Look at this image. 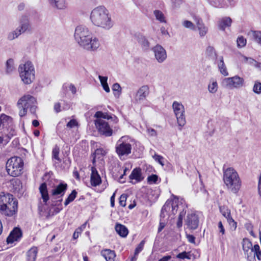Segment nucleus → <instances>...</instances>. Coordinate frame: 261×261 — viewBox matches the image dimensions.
Here are the masks:
<instances>
[{
	"label": "nucleus",
	"instance_id": "21",
	"mask_svg": "<svg viewBox=\"0 0 261 261\" xmlns=\"http://www.w3.org/2000/svg\"><path fill=\"white\" fill-rule=\"evenodd\" d=\"M196 28L199 31L200 37H204L207 34L208 28L204 25L202 19L199 18L195 19Z\"/></svg>",
	"mask_w": 261,
	"mask_h": 261
},
{
	"label": "nucleus",
	"instance_id": "10",
	"mask_svg": "<svg viewBox=\"0 0 261 261\" xmlns=\"http://www.w3.org/2000/svg\"><path fill=\"white\" fill-rule=\"evenodd\" d=\"M172 108L176 116L178 125L180 127H182L186 123L184 106L181 102L175 101L173 102Z\"/></svg>",
	"mask_w": 261,
	"mask_h": 261
},
{
	"label": "nucleus",
	"instance_id": "31",
	"mask_svg": "<svg viewBox=\"0 0 261 261\" xmlns=\"http://www.w3.org/2000/svg\"><path fill=\"white\" fill-rule=\"evenodd\" d=\"M248 35L252 37L255 42L261 46V31H250L248 33Z\"/></svg>",
	"mask_w": 261,
	"mask_h": 261
},
{
	"label": "nucleus",
	"instance_id": "2",
	"mask_svg": "<svg viewBox=\"0 0 261 261\" xmlns=\"http://www.w3.org/2000/svg\"><path fill=\"white\" fill-rule=\"evenodd\" d=\"M173 200H167L164 206H163L161 217L165 218L166 215L171 216L175 215L178 211L180 212L178 216V221L177 222V226L178 227H180L182 226V221L186 213V208L187 206L184 204L185 201L183 199L179 198L174 195H172Z\"/></svg>",
	"mask_w": 261,
	"mask_h": 261
},
{
	"label": "nucleus",
	"instance_id": "5",
	"mask_svg": "<svg viewBox=\"0 0 261 261\" xmlns=\"http://www.w3.org/2000/svg\"><path fill=\"white\" fill-rule=\"evenodd\" d=\"M223 181L228 191L237 194L240 191L242 181L238 173L233 168L229 167L223 169Z\"/></svg>",
	"mask_w": 261,
	"mask_h": 261
},
{
	"label": "nucleus",
	"instance_id": "46",
	"mask_svg": "<svg viewBox=\"0 0 261 261\" xmlns=\"http://www.w3.org/2000/svg\"><path fill=\"white\" fill-rule=\"evenodd\" d=\"M145 241L142 240L139 244L138 245V246L136 247L135 251V255H138V254L143 250L144 248V246L145 244Z\"/></svg>",
	"mask_w": 261,
	"mask_h": 261
},
{
	"label": "nucleus",
	"instance_id": "22",
	"mask_svg": "<svg viewBox=\"0 0 261 261\" xmlns=\"http://www.w3.org/2000/svg\"><path fill=\"white\" fill-rule=\"evenodd\" d=\"M91 175V184L93 186L96 187L99 185L101 182V178L98 174L96 168L92 167Z\"/></svg>",
	"mask_w": 261,
	"mask_h": 261
},
{
	"label": "nucleus",
	"instance_id": "44",
	"mask_svg": "<svg viewBox=\"0 0 261 261\" xmlns=\"http://www.w3.org/2000/svg\"><path fill=\"white\" fill-rule=\"evenodd\" d=\"M253 91L257 94H261V83L258 81H255L253 87Z\"/></svg>",
	"mask_w": 261,
	"mask_h": 261
},
{
	"label": "nucleus",
	"instance_id": "51",
	"mask_svg": "<svg viewBox=\"0 0 261 261\" xmlns=\"http://www.w3.org/2000/svg\"><path fill=\"white\" fill-rule=\"evenodd\" d=\"M176 257L179 259H184L185 258L190 259V257L189 255V253L186 251H184L181 253H179L176 255Z\"/></svg>",
	"mask_w": 261,
	"mask_h": 261
},
{
	"label": "nucleus",
	"instance_id": "61",
	"mask_svg": "<svg viewBox=\"0 0 261 261\" xmlns=\"http://www.w3.org/2000/svg\"><path fill=\"white\" fill-rule=\"evenodd\" d=\"M69 89L71 91V92H72V94H74L76 93V89L73 85L70 84L69 86Z\"/></svg>",
	"mask_w": 261,
	"mask_h": 261
},
{
	"label": "nucleus",
	"instance_id": "59",
	"mask_svg": "<svg viewBox=\"0 0 261 261\" xmlns=\"http://www.w3.org/2000/svg\"><path fill=\"white\" fill-rule=\"evenodd\" d=\"M54 110L57 113L61 112V105L60 103L57 102L54 105Z\"/></svg>",
	"mask_w": 261,
	"mask_h": 261
},
{
	"label": "nucleus",
	"instance_id": "11",
	"mask_svg": "<svg viewBox=\"0 0 261 261\" xmlns=\"http://www.w3.org/2000/svg\"><path fill=\"white\" fill-rule=\"evenodd\" d=\"M17 210L18 202L12 196L11 201L6 203L5 205L0 210V212L5 216L12 217L16 215Z\"/></svg>",
	"mask_w": 261,
	"mask_h": 261
},
{
	"label": "nucleus",
	"instance_id": "19",
	"mask_svg": "<svg viewBox=\"0 0 261 261\" xmlns=\"http://www.w3.org/2000/svg\"><path fill=\"white\" fill-rule=\"evenodd\" d=\"M22 236V232L20 229L15 228L12 231L7 239L8 244L13 243L14 241H17Z\"/></svg>",
	"mask_w": 261,
	"mask_h": 261
},
{
	"label": "nucleus",
	"instance_id": "30",
	"mask_svg": "<svg viewBox=\"0 0 261 261\" xmlns=\"http://www.w3.org/2000/svg\"><path fill=\"white\" fill-rule=\"evenodd\" d=\"M115 228L117 233L122 237H126L128 233L127 228L123 225L117 224Z\"/></svg>",
	"mask_w": 261,
	"mask_h": 261
},
{
	"label": "nucleus",
	"instance_id": "35",
	"mask_svg": "<svg viewBox=\"0 0 261 261\" xmlns=\"http://www.w3.org/2000/svg\"><path fill=\"white\" fill-rule=\"evenodd\" d=\"M15 69L14 61L12 59H9L6 63V72L7 73H12Z\"/></svg>",
	"mask_w": 261,
	"mask_h": 261
},
{
	"label": "nucleus",
	"instance_id": "55",
	"mask_svg": "<svg viewBox=\"0 0 261 261\" xmlns=\"http://www.w3.org/2000/svg\"><path fill=\"white\" fill-rule=\"evenodd\" d=\"M147 132L148 135L151 137H155L157 135L156 130L151 128H148L147 129Z\"/></svg>",
	"mask_w": 261,
	"mask_h": 261
},
{
	"label": "nucleus",
	"instance_id": "8",
	"mask_svg": "<svg viewBox=\"0 0 261 261\" xmlns=\"http://www.w3.org/2000/svg\"><path fill=\"white\" fill-rule=\"evenodd\" d=\"M23 161L18 156H13L9 159L6 163V170L11 176L16 177L22 173Z\"/></svg>",
	"mask_w": 261,
	"mask_h": 261
},
{
	"label": "nucleus",
	"instance_id": "1",
	"mask_svg": "<svg viewBox=\"0 0 261 261\" xmlns=\"http://www.w3.org/2000/svg\"><path fill=\"white\" fill-rule=\"evenodd\" d=\"M74 36L77 43L87 50H96L99 47V40L93 35L86 26H77L75 29Z\"/></svg>",
	"mask_w": 261,
	"mask_h": 261
},
{
	"label": "nucleus",
	"instance_id": "47",
	"mask_svg": "<svg viewBox=\"0 0 261 261\" xmlns=\"http://www.w3.org/2000/svg\"><path fill=\"white\" fill-rule=\"evenodd\" d=\"M59 148L57 146H56L53 150L52 151V155L53 158L60 162V159L59 157Z\"/></svg>",
	"mask_w": 261,
	"mask_h": 261
},
{
	"label": "nucleus",
	"instance_id": "7",
	"mask_svg": "<svg viewBox=\"0 0 261 261\" xmlns=\"http://www.w3.org/2000/svg\"><path fill=\"white\" fill-rule=\"evenodd\" d=\"M37 101L33 96L27 94L21 97L17 102V106L19 109V115L20 117L24 116L27 110L30 109L32 114H35L37 108Z\"/></svg>",
	"mask_w": 261,
	"mask_h": 261
},
{
	"label": "nucleus",
	"instance_id": "38",
	"mask_svg": "<svg viewBox=\"0 0 261 261\" xmlns=\"http://www.w3.org/2000/svg\"><path fill=\"white\" fill-rule=\"evenodd\" d=\"M153 14L158 20L161 22H166L164 15L161 11L158 10H154Z\"/></svg>",
	"mask_w": 261,
	"mask_h": 261
},
{
	"label": "nucleus",
	"instance_id": "48",
	"mask_svg": "<svg viewBox=\"0 0 261 261\" xmlns=\"http://www.w3.org/2000/svg\"><path fill=\"white\" fill-rule=\"evenodd\" d=\"M9 119V117L6 115L2 114L0 117V129L3 128L7 120Z\"/></svg>",
	"mask_w": 261,
	"mask_h": 261
},
{
	"label": "nucleus",
	"instance_id": "62",
	"mask_svg": "<svg viewBox=\"0 0 261 261\" xmlns=\"http://www.w3.org/2000/svg\"><path fill=\"white\" fill-rule=\"evenodd\" d=\"M115 194L114 193L113 195L111 197L110 201H111V205L112 207H114L115 205Z\"/></svg>",
	"mask_w": 261,
	"mask_h": 261
},
{
	"label": "nucleus",
	"instance_id": "3",
	"mask_svg": "<svg viewBox=\"0 0 261 261\" xmlns=\"http://www.w3.org/2000/svg\"><path fill=\"white\" fill-rule=\"evenodd\" d=\"M90 19L94 25L106 31L112 29L114 24L109 10L102 6L91 11Z\"/></svg>",
	"mask_w": 261,
	"mask_h": 261
},
{
	"label": "nucleus",
	"instance_id": "64",
	"mask_svg": "<svg viewBox=\"0 0 261 261\" xmlns=\"http://www.w3.org/2000/svg\"><path fill=\"white\" fill-rule=\"evenodd\" d=\"M165 226V225L164 223L160 222V226L158 228V232H161L162 230V229L164 228Z\"/></svg>",
	"mask_w": 261,
	"mask_h": 261
},
{
	"label": "nucleus",
	"instance_id": "12",
	"mask_svg": "<svg viewBox=\"0 0 261 261\" xmlns=\"http://www.w3.org/2000/svg\"><path fill=\"white\" fill-rule=\"evenodd\" d=\"M125 137H121L117 142L116 151L119 156L128 155L131 152L132 145L125 140Z\"/></svg>",
	"mask_w": 261,
	"mask_h": 261
},
{
	"label": "nucleus",
	"instance_id": "63",
	"mask_svg": "<svg viewBox=\"0 0 261 261\" xmlns=\"http://www.w3.org/2000/svg\"><path fill=\"white\" fill-rule=\"evenodd\" d=\"M171 258V256L170 255H167L163 257L161 259H160L159 261H168Z\"/></svg>",
	"mask_w": 261,
	"mask_h": 261
},
{
	"label": "nucleus",
	"instance_id": "16",
	"mask_svg": "<svg viewBox=\"0 0 261 261\" xmlns=\"http://www.w3.org/2000/svg\"><path fill=\"white\" fill-rule=\"evenodd\" d=\"M186 223L189 229H196L199 225V218L195 213L189 214L186 220Z\"/></svg>",
	"mask_w": 261,
	"mask_h": 261
},
{
	"label": "nucleus",
	"instance_id": "32",
	"mask_svg": "<svg viewBox=\"0 0 261 261\" xmlns=\"http://www.w3.org/2000/svg\"><path fill=\"white\" fill-rule=\"evenodd\" d=\"M12 195L10 194H5L4 193H0V210L3 207L6 203L11 201Z\"/></svg>",
	"mask_w": 261,
	"mask_h": 261
},
{
	"label": "nucleus",
	"instance_id": "29",
	"mask_svg": "<svg viewBox=\"0 0 261 261\" xmlns=\"http://www.w3.org/2000/svg\"><path fill=\"white\" fill-rule=\"evenodd\" d=\"M38 249L36 247H33L30 249L27 253V261H35Z\"/></svg>",
	"mask_w": 261,
	"mask_h": 261
},
{
	"label": "nucleus",
	"instance_id": "40",
	"mask_svg": "<svg viewBox=\"0 0 261 261\" xmlns=\"http://www.w3.org/2000/svg\"><path fill=\"white\" fill-rule=\"evenodd\" d=\"M77 192L75 190H73L70 194L68 196L67 198L65 200L64 204L67 206L70 202L73 201L76 196Z\"/></svg>",
	"mask_w": 261,
	"mask_h": 261
},
{
	"label": "nucleus",
	"instance_id": "4",
	"mask_svg": "<svg viewBox=\"0 0 261 261\" xmlns=\"http://www.w3.org/2000/svg\"><path fill=\"white\" fill-rule=\"evenodd\" d=\"M94 117L96 118L94 124L99 134L107 137L111 136L113 124L118 122L117 117L101 111L96 112Z\"/></svg>",
	"mask_w": 261,
	"mask_h": 261
},
{
	"label": "nucleus",
	"instance_id": "17",
	"mask_svg": "<svg viewBox=\"0 0 261 261\" xmlns=\"http://www.w3.org/2000/svg\"><path fill=\"white\" fill-rule=\"evenodd\" d=\"M67 189V185L64 182H61L57 185L51 190V195L53 196L60 195L63 196Z\"/></svg>",
	"mask_w": 261,
	"mask_h": 261
},
{
	"label": "nucleus",
	"instance_id": "53",
	"mask_svg": "<svg viewBox=\"0 0 261 261\" xmlns=\"http://www.w3.org/2000/svg\"><path fill=\"white\" fill-rule=\"evenodd\" d=\"M153 159L155 160V161L158 162L162 166H164V158L163 156L160 155L155 154L153 156Z\"/></svg>",
	"mask_w": 261,
	"mask_h": 261
},
{
	"label": "nucleus",
	"instance_id": "28",
	"mask_svg": "<svg viewBox=\"0 0 261 261\" xmlns=\"http://www.w3.org/2000/svg\"><path fill=\"white\" fill-rule=\"evenodd\" d=\"M39 192L44 202L46 203L49 199V196L46 184L42 183L39 187Z\"/></svg>",
	"mask_w": 261,
	"mask_h": 261
},
{
	"label": "nucleus",
	"instance_id": "37",
	"mask_svg": "<svg viewBox=\"0 0 261 261\" xmlns=\"http://www.w3.org/2000/svg\"><path fill=\"white\" fill-rule=\"evenodd\" d=\"M218 84L216 81L213 80L208 86V91L211 93H215L218 90Z\"/></svg>",
	"mask_w": 261,
	"mask_h": 261
},
{
	"label": "nucleus",
	"instance_id": "60",
	"mask_svg": "<svg viewBox=\"0 0 261 261\" xmlns=\"http://www.w3.org/2000/svg\"><path fill=\"white\" fill-rule=\"evenodd\" d=\"M258 193L259 196H261V174L259 175L258 182Z\"/></svg>",
	"mask_w": 261,
	"mask_h": 261
},
{
	"label": "nucleus",
	"instance_id": "23",
	"mask_svg": "<svg viewBox=\"0 0 261 261\" xmlns=\"http://www.w3.org/2000/svg\"><path fill=\"white\" fill-rule=\"evenodd\" d=\"M49 4L54 8L60 10L65 9L67 6L66 0H48Z\"/></svg>",
	"mask_w": 261,
	"mask_h": 261
},
{
	"label": "nucleus",
	"instance_id": "14",
	"mask_svg": "<svg viewBox=\"0 0 261 261\" xmlns=\"http://www.w3.org/2000/svg\"><path fill=\"white\" fill-rule=\"evenodd\" d=\"M155 59L159 63H163L167 58V54L164 48L159 44L156 45L152 48Z\"/></svg>",
	"mask_w": 261,
	"mask_h": 261
},
{
	"label": "nucleus",
	"instance_id": "49",
	"mask_svg": "<svg viewBox=\"0 0 261 261\" xmlns=\"http://www.w3.org/2000/svg\"><path fill=\"white\" fill-rule=\"evenodd\" d=\"M158 176L155 174H152L147 177V181L149 184H155L157 181Z\"/></svg>",
	"mask_w": 261,
	"mask_h": 261
},
{
	"label": "nucleus",
	"instance_id": "34",
	"mask_svg": "<svg viewBox=\"0 0 261 261\" xmlns=\"http://www.w3.org/2000/svg\"><path fill=\"white\" fill-rule=\"evenodd\" d=\"M254 252V257L256 256L257 258L261 260V251L259 246L258 244L254 245L252 250L249 252L250 256L251 255L252 252Z\"/></svg>",
	"mask_w": 261,
	"mask_h": 261
},
{
	"label": "nucleus",
	"instance_id": "13",
	"mask_svg": "<svg viewBox=\"0 0 261 261\" xmlns=\"http://www.w3.org/2000/svg\"><path fill=\"white\" fill-rule=\"evenodd\" d=\"M30 23L27 19L23 18L21 20L20 25L15 31L10 33L8 38L10 40H13L17 38L22 33L29 30Z\"/></svg>",
	"mask_w": 261,
	"mask_h": 261
},
{
	"label": "nucleus",
	"instance_id": "39",
	"mask_svg": "<svg viewBox=\"0 0 261 261\" xmlns=\"http://www.w3.org/2000/svg\"><path fill=\"white\" fill-rule=\"evenodd\" d=\"M219 209L222 215L225 217L226 219L231 217L230 210L227 207L221 206L219 207Z\"/></svg>",
	"mask_w": 261,
	"mask_h": 261
},
{
	"label": "nucleus",
	"instance_id": "9",
	"mask_svg": "<svg viewBox=\"0 0 261 261\" xmlns=\"http://www.w3.org/2000/svg\"><path fill=\"white\" fill-rule=\"evenodd\" d=\"M244 85V79L239 75L225 78L221 82L222 87L230 89H239L242 87Z\"/></svg>",
	"mask_w": 261,
	"mask_h": 261
},
{
	"label": "nucleus",
	"instance_id": "25",
	"mask_svg": "<svg viewBox=\"0 0 261 261\" xmlns=\"http://www.w3.org/2000/svg\"><path fill=\"white\" fill-rule=\"evenodd\" d=\"M231 23L232 20L230 17H224L219 20L218 25L220 30L224 31L226 28L231 26Z\"/></svg>",
	"mask_w": 261,
	"mask_h": 261
},
{
	"label": "nucleus",
	"instance_id": "20",
	"mask_svg": "<svg viewBox=\"0 0 261 261\" xmlns=\"http://www.w3.org/2000/svg\"><path fill=\"white\" fill-rule=\"evenodd\" d=\"M135 37L143 49L146 50L149 48L150 43L143 35L140 33L136 34Z\"/></svg>",
	"mask_w": 261,
	"mask_h": 261
},
{
	"label": "nucleus",
	"instance_id": "57",
	"mask_svg": "<svg viewBox=\"0 0 261 261\" xmlns=\"http://www.w3.org/2000/svg\"><path fill=\"white\" fill-rule=\"evenodd\" d=\"M186 237L188 240V241L191 243H193V244H195V238L194 236L193 235H191V234H186Z\"/></svg>",
	"mask_w": 261,
	"mask_h": 261
},
{
	"label": "nucleus",
	"instance_id": "24",
	"mask_svg": "<svg viewBox=\"0 0 261 261\" xmlns=\"http://www.w3.org/2000/svg\"><path fill=\"white\" fill-rule=\"evenodd\" d=\"M216 63L220 73L224 76H227L228 75V72L224 64L223 57L220 56L218 57Z\"/></svg>",
	"mask_w": 261,
	"mask_h": 261
},
{
	"label": "nucleus",
	"instance_id": "43",
	"mask_svg": "<svg viewBox=\"0 0 261 261\" xmlns=\"http://www.w3.org/2000/svg\"><path fill=\"white\" fill-rule=\"evenodd\" d=\"M87 222L83 224L81 226L78 227L74 231L73 234V238L74 239H77L79 234L81 233V232L86 227Z\"/></svg>",
	"mask_w": 261,
	"mask_h": 261
},
{
	"label": "nucleus",
	"instance_id": "56",
	"mask_svg": "<svg viewBox=\"0 0 261 261\" xmlns=\"http://www.w3.org/2000/svg\"><path fill=\"white\" fill-rule=\"evenodd\" d=\"M78 124L77 122L75 119H72L67 124V126L69 128H72L77 126Z\"/></svg>",
	"mask_w": 261,
	"mask_h": 261
},
{
	"label": "nucleus",
	"instance_id": "18",
	"mask_svg": "<svg viewBox=\"0 0 261 261\" xmlns=\"http://www.w3.org/2000/svg\"><path fill=\"white\" fill-rule=\"evenodd\" d=\"M129 177L132 180V183L134 184L141 181L144 178L142 175L141 170L139 168L134 169Z\"/></svg>",
	"mask_w": 261,
	"mask_h": 261
},
{
	"label": "nucleus",
	"instance_id": "6",
	"mask_svg": "<svg viewBox=\"0 0 261 261\" xmlns=\"http://www.w3.org/2000/svg\"><path fill=\"white\" fill-rule=\"evenodd\" d=\"M22 82L27 85L31 84L35 78V68L31 62L27 61L21 64L18 68Z\"/></svg>",
	"mask_w": 261,
	"mask_h": 261
},
{
	"label": "nucleus",
	"instance_id": "41",
	"mask_svg": "<svg viewBox=\"0 0 261 261\" xmlns=\"http://www.w3.org/2000/svg\"><path fill=\"white\" fill-rule=\"evenodd\" d=\"M106 153V151L102 148L97 149L94 153V157L93 159V163L95 162V159L97 156H98V158H100L101 156H104Z\"/></svg>",
	"mask_w": 261,
	"mask_h": 261
},
{
	"label": "nucleus",
	"instance_id": "26",
	"mask_svg": "<svg viewBox=\"0 0 261 261\" xmlns=\"http://www.w3.org/2000/svg\"><path fill=\"white\" fill-rule=\"evenodd\" d=\"M242 247L245 254L247 255L248 257H249L250 256L249 252L253 248L251 242L248 239H243L242 241Z\"/></svg>",
	"mask_w": 261,
	"mask_h": 261
},
{
	"label": "nucleus",
	"instance_id": "33",
	"mask_svg": "<svg viewBox=\"0 0 261 261\" xmlns=\"http://www.w3.org/2000/svg\"><path fill=\"white\" fill-rule=\"evenodd\" d=\"M98 79H99L100 84H101L103 90L107 93L110 92V88H109V85L107 83L108 77L99 75Z\"/></svg>",
	"mask_w": 261,
	"mask_h": 261
},
{
	"label": "nucleus",
	"instance_id": "50",
	"mask_svg": "<svg viewBox=\"0 0 261 261\" xmlns=\"http://www.w3.org/2000/svg\"><path fill=\"white\" fill-rule=\"evenodd\" d=\"M243 58L244 61L246 63H248L250 64L253 65L254 66H256V64H258V62H257L255 60L251 58H248L245 56H243Z\"/></svg>",
	"mask_w": 261,
	"mask_h": 261
},
{
	"label": "nucleus",
	"instance_id": "54",
	"mask_svg": "<svg viewBox=\"0 0 261 261\" xmlns=\"http://www.w3.org/2000/svg\"><path fill=\"white\" fill-rule=\"evenodd\" d=\"M227 221L230 226L235 230L237 228V222L233 219L231 216L227 219Z\"/></svg>",
	"mask_w": 261,
	"mask_h": 261
},
{
	"label": "nucleus",
	"instance_id": "52",
	"mask_svg": "<svg viewBox=\"0 0 261 261\" xmlns=\"http://www.w3.org/2000/svg\"><path fill=\"white\" fill-rule=\"evenodd\" d=\"M127 198V195L126 194H122L120 196L119 198V204L123 207L126 205V200Z\"/></svg>",
	"mask_w": 261,
	"mask_h": 261
},
{
	"label": "nucleus",
	"instance_id": "58",
	"mask_svg": "<svg viewBox=\"0 0 261 261\" xmlns=\"http://www.w3.org/2000/svg\"><path fill=\"white\" fill-rule=\"evenodd\" d=\"M218 226L220 232L222 233V234H224L225 231L221 221L219 222Z\"/></svg>",
	"mask_w": 261,
	"mask_h": 261
},
{
	"label": "nucleus",
	"instance_id": "45",
	"mask_svg": "<svg viewBox=\"0 0 261 261\" xmlns=\"http://www.w3.org/2000/svg\"><path fill=\"white\" fill-rule=\"evenodd\" d=\"M238 46L243 47L246 44V39L243 36L239 37L237 40Z\"/></svg>",
	"mask_w": 261,
	"mask_h": 261
},
{
	"label": "nucleus",
	"instance_id": "15",
	"mask_svg": "<svg viewBox=\"0 0 261 261\" xmlns=\"http://www.w3.org/2000/svg\"><path fill=\"white\" fill-rule=\"evenodd\" d=\"M149 93V88L147 85H144L141 87L137 91L135 100L138 103H141L145 100Z\"/></svg>",
	"mask_w": 261,
	"mask_h": 261
},
{
	"label": "nucleus",
	"instance_id": "36",
	"mask_svg": "<svg viewBox=\"0 0 261 261\" xmlns=\"http://www.w3.org/2000/svg\"><path fill=\"white\" fill-rule=\"evenodd\" d=\"M121 87L119 84L115 83L112 86V90L115 97L118 98L121 93Z\"/></svg>",
	"mask_w": 261,
	"mask_h": 261
},
{
	"label": "nucleus",
	"instance_id": "42",
	"mask_svg": "<svg viewBox=\"0 0 261 261\" xmlns=\"http://www.w3.org/2000/svg\"><path fill=\"white\" fill-rule=\"evenodd\" d=\"M182 25L190 30L195 31L196 30V27L194 24L190 21L189 20H184L182 22Z\"/></svg>",
	"mask_w": 261,
	"mask_h": 261
},
{
	"label": "nucleus",
	"instance_id": "27",
	"mask_svg": "<svg viewBox=\"0 0 261 261\" xmlns=\"http://www.w3.org/2000/svg\"><path fill=\"white\" fill-rule=\"evenodd\" d=\"M101 255L107 261H114L116 254L114 251L110 249H104L101 251Z\"/></svg>",
	"mask_w": 261,
	"mask_h": 261
}]
</instances>
